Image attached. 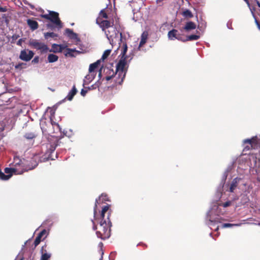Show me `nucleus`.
<instances>
[{"label":"nucleus","mask_w":260,"mask_h":260,"mask_svg":"<svg viewBox=\"0 0 260 260\" xmlns=\"http://www.w3.org/2000/svg\"><path fill=\"white\" fill-rule=\"evenodd\" d=\"M113 2H114V5L115 6V1H114Z\"/></svg>","instance_id":"57"},{"label":"nucleus","mask_w":260,"mask_h":260,"mask_svg":"<svg viewBox=\"0 0 260 260\" xmlns=\"http://www.w3.org/2000/svg\"><path fill=\"white\" fill-rule=\"evenodd\" d=\"M88 92V90L84 88V89H82L81 91V95L83 96H85Z\"/></svg>","instance_id":"39"},{"label":"nucleus","mask_w":260,"mask_h":260,"mask_svg":"<svg viewBox=\"0 0 260 260\" xmlns=\"http://www.w3.org/2000/svg\"><path fill=\"white\" fill-rule=\"evenodd\" d=\"M34 55L32 51L28 50H22L20 52L19 58L25 61H28L31 59Z\"/></svg>","instance_id":"8"},{"label":"nucleus","mask_w":260,"mask_h":260,"mask_svg":"<svg viewBox=\"0 0 260 260\" xmlns=\"http://www.w3.org/2000/svg\"><path fill=\"white\" fill-rule=\"evenodd\" d=\"M26 63L23 62L19 63L18 64L15 66V69L16 70H21L23 68H25Z\"/></svg>","instance_id":"33"},{"label":"nucleus","mask_w":260,"mask_h":260,"mask_svg":"<svg viewBox=\"0 0 260 260\" xmlns=\"http://www.w3.org/2000/svg\"><path fill=\"white\" fill-rule=\"evenodd\" d=\"M126 59L127 58H124L123 57H121L116 65V74H118L119 77L122 75L120 81L119 82V84H121L123 82L125 76L126 72L124 70L126 64Z\"/></svg>","instance_id":"3"},{"label":"nucleus","mask_w":260,"mask_h":260,"mask_svg":"<svg viewBox=\"0 0 260 260\" xmlns=\"http://www.w3.org/2000/svg\"><path fill=\"white\" fill-rule=\"evenodd\" d=\"M42 17L45 18L47 20H49L50 18V13L49 14H44L42 15Z\"/></svg>","instance_id":"46"},{"label":"nucleus","mask_w":260,"mask_h":260,"mask_svg":"<svg viewBox=\"0 0 260 260\" xmlns=\"http://www.w3.org/2000/svg\"><path fill=\"white\" fill-rule=\"evenodd\" d=\"M56 125L59 127V125L58 123H56Z\"/></svg>","instance_id":"54"},{"label":"nucleus","mask_w":260,"mask_h":260,"mask_svg":"<svg viewBox=\"0 0 260 260\" xmlns=\"http://www.w3.org/2000/svg\"><path fill=\"white\" fill-rule=\"evenodd\" d=\"M196 28V24L192 21L187 22L184 27V29L186 31H189L194 29Z\"/></svg>","instance_id":"15"},{"label":"nucleus","mask_w":260,"mask_h":260,"mask_svg":"<svg viewBox=\"0 0 260 260\" xmlns=\"http://www.w3.org/2000/svg\"><path fill=\"white\" fill-rule=\"evenodd\" d=\"M235 224L229 223H223L222 225L223 228H230L234 226Z\"/></svg>","instance_id":"40"},{"label":"nucleus","mask_w":260,"mask_h":260,"mask_svg":"<svg viewBox=\"0 0 260 260\" xmlns=\"http://www.w3.org/2000/svg\"><path fill=\"white\" fill-rule=\"evenodd\" d=\"M112 77H113V75H112V76H107V77H106V80L109 81V80H111V78H112Z\"/></svg>","instance_id":"49"},{"label":"nucleus","mask_w":260,"mask_h":260,"mask_svg":"<svg viewBox=\"0 0 260 260\" xmlns=\"http://www.w3.org/2000/svg\"><path fill=\"white\" fill-rule=\"evenodd\" d=\"M100 85V83H95L94 84H93L91 85L90 86L85 87V88L87 89L88 91L90 90H93L96 89L97 87H99Z\"/></svg>","instance_id":"34"},{"label":"nucleus","mask_w":260,"mask_h":260,"mask_svg":"<svg viewBox=\"0 0 260 260\" xmlns=\"http://www.w3.org/2000/svg\"><path fill=\"white\" fill-rule=\"evenodd\" d=\"M237 186L238 182L237 181V178H235L234 179H233L230 185L229 191L231 192H233L235 189L237 188Z\"/></svg>","instance_id":"22"},{"label":"nucleus","mask_w":260,"mask_h":260,"mask_svg":"<svg viewBox=\"0 0 260 260\" xmlns=\"http://www.w3.org/2000/svg\"><path fill=\"white\" fill-rule=\"evenodd\" d=\"M46 231L45 230H43L42 231H41L38 236H40V237L42 238V237L46 234Z\"/></svg>","instance_id":"43"},{"label":"nucleus","mask_w":260,"mask_h":260,"mask_svg":"<svg viewBox=\"0 0 260 260\" xmlns=\"http://www.w3.org/2000/svg\"><path fill=\"white\" fill-rule=\"evenodd\" d=\"M106 8L100 11L99 14V16L96 19V22L106 20L108 18V16L107 12H106Z\"/></svg>","instance_id":"13"},{"label":"nucleus","mask_w":260,"mask_h":260,"mask_svg":"<svg viewBox=\"0 0 260 260\" xmlns=\"http://www.w3.org/2000/svg\"><path fill=\"white\" fill-rule=\"evenodd\" d=\"M200 38V36L197 35H191L187 37L185 41L198 40Z\"/></svg>","instance_id":"29"},{"label":"nucleus","mask_w":260,"mask_h":260,"mask_svg":"<svg viewBox=\"0 0 260 260\" xmlns=\"http://www.w3.org/2000/svg\"><path fill=\"white\" fill-rule=\"evenodd\" d=\"M19 170L17 168H6L4 170L5 173L8 174L12 175V173H14L16 174V172H19Z\"/></svg>","instance_id":"23"},{"label":"nucleus","mask_w":260,"mask_h":260,"mask_svg":"<svg viewBox=\"0 0 260 260\" xmlns=\"http://www.w3.org/2000/svg\"><path fill=\"white\" fill-rule=\"evenodd\" d=\"M49 20L55 24L58 28L62 27L61 22L59 18L58 13L55 12L51 11L50 12Z\"/></svg>","instance_id":"7"},{"label":"nucleus","mask_w":260,"mask_h":260,"mask_svg":"<svg viewBox=\"0 0 260 260\" xmlns=\"http://www.w3.org/2000/svg\"><path fill=\"white\" fill-rule=\"evenodd\" d=\"M244 147L243 151L249 150L251 149H255L257 145V140L256 137L250 139H246L243 141Z\"/></svg>","instance_id":"5"},{"label":"nucleus","mask_w":260,"mask_h":260,"mask_svg":"<svg viewBox=\"0 0 260 260\" xmlns=\"http://www.w3.org/2000/svg\"><path fill=\"white\" fill-rule=\"evenodd\" d=\"M46 247V245H45L42 247L41 250L42 255L40 260H49L51 256V254L47 252Z\"/></svg>","instance_id":"11"},{"label":"nucleus","mask_w":260,"mask_h":260,"mask_svg":"<svg viewBox=\"0 0 260 260\" xmlns=\"http://www.w3.org/2000/svg\"><path fill=\"white\" fill-rule=\"evenodd\" d=\"M19 38V35L17 34H14L12 36V41L11 43H15L16 40Z\"/></svg>","instance_id":"37"},{"label":"nucleus","mask_w":260,"mask_h":260,"mask_svg":"<svg viewBox=\"0 0 260 260\" xmlns=\"http://www.w3.org/2000/svg\"><path fill=\"white\" fill-rule=\"evenodd\" d=\"M255 23L257 25H258V24H260L259 22L258 21V20L256 19H255Z\"/></svg>","instance_id":"51"},{"label":"nucleus","mask_w":260,"mask_h":260,"mask_svg":"<svg viewBox=\"0 0 260 260\" xmlns=\"http://www.w3.org/2000/svg\"><path fill=\"white\" fill-rule=\"evenodd\" d=\"M29 45L35 49L39 50L42 53H46L49 50L47 45L43 43L39 42L37 40H31L29 41Z\"/></svg>","instance_id":"4"},{"label":"nucleus","mask_w":260,"mask_h":260,"mask_svg":"<svg viewBox=\"0 0 260 260\" xmlns=\"http://www.w3.org/2000/svg\"><path fill=\"white\" fill-rule=\"evenodd\" d=\"M22 165H19L17 168H28L29 170L35 169L38 165L36 157L32 158L29 161V163H26L25 161L22 162Z\"/></svg>","instance_id":"9"},{"label":"nucleus","mask_w":260,"mask_h":260,"mask_svg":"<svg viewBox=\"0 0 260 260\" xmlns=\"http://www.w3.org/2000/svg\"><path fill=\"white\" fill-rule=\"evenodd\" d=\"M77 90L76 88L75 85H74L72 87V90L69 92L66 99L69 101H71L75 95L77 93Z\"/></svg>","instance_id":"16"},{"label":"nucleus","mask_w":260,"mask_h":260,"mask_svg":"<svg viewBox=\"0 0 260 260\" xmlns=\"http://www.w3.org/2000/svg\"><path fill=\"white\" fill-rule=\"evenodd\" d=\"M98 200H95L94 207V219L92 220L93 230L96 231L97 237L102 240H105L110 237L111 235V226L112 222L110 219L112 210L110 209V205H107L103 207L100 215L96 216V208Z\"/></svg>","instance_id":"1"},{"label":"nucleus","mask_w":260,"mask_h":260,"mask_svg":"<svg viewBox=\"0 0 260 260\" xmlns=\"http://www.w3.org/2000/svg\"><path fill=\"white\" fill-rule=\"evenodd\" d=\"M57 145H58L57 143H56V144H53V145H51V146H50V150L51 151H54Z\"/></svg>","instance_id":"41"},{"label":"nucleus","mask_w":260,"mask_h":260,"mask_svg":"<svg viewBox=\"0 0 260 260\" xmlns=\"http://www.w3.org/2000/svg\"><path fill=\"white\" fill-rule=\"evenodd\" d=\"M101 198H102L103 201H109V198L108 196L105 193H102L101 196L99 197L98 199H96L98 200V203H96V205L98 206V204L100 203V201L101 200Z\"/></svg>","instance_id":"28"},{"label":"nucleus","mask_w":260,"mask_h":260,"mask_svg":"<svg viewBox=\"0 0 260 260\" xmlns=\"http://www.w3.org/2000/svg\"><path fill=\"white\" fill-rule=\"evenodd\" d=\"M66 33L68 36L71 39H77L78 37L77 34L74 32L73 30L70 28H66L65 30Z\"/></svg>","instance_id":"17"},{"label":"nucleus","mask_w":260,"mask_h":260,"mask_svg":"<svg viewBox=\"0 0 260 260\" xmlns=\"http://www.w3.org/2000/svg\"><path fill=\"white\" fill-rule=\"evenodd\" d=\"M44 37L46 39H48L49 38H55L57 37V35L54 32H46L44 34Z\"/></svg>","instance_id":"30"},{"label":"nucleus","mask_w":260,"mask_h":260,"mask_svg":"<svg viewBox=\"0 0 260 260\" xmlns=\"http://www.w3.org/2000/svg\"><path fill=\"white\" fill-rule=\"evenodd\" d=\"M111 51V50L110 49L105 50L102 55L101 59H102L103 60H104L105 59H106L110 55Z\"/></svg>","instance_id":"31"},{"label":"nucleus","mask_w":260,"mask_h":260,"mask_svg":"<svg viewBox=\"0 0 260 260\" xmlns=\"http://www.w3.org/2000/svg\"><path fill=\"white\" fill-rule=\"evenodd\" d=\"M47 27L48 28L51 29V30H53L54 28V25L52 24H50V23L47 24Z\"/></svg>","instance_id":"47"},{"label":"nucleus","mask_w":260,"mask_h":260,"mask_svg":"<svg viewBox=\"0 0 260 260\" xmlns=\"http://www.w3.org/2000/svg\"><path fill=\"white\" fill-rule=\"evenodd\" d=\"M182 14L184 17L187 18H191L193 17V14H192L191 12L188 9L184 11Z\"/></svg>","instance_id":"26"},{"label":"nucleus","mask_w":260,"mask_h":260,"mask_svg":"<svg viewBox=\"0 0 260 260\" xmlns=\"http://www.w3.org/2000/svg\"><path fill=\"white\" fill-rule=\"evenodd\" d=\"M24 42L23 39H20L16 43L17 45L20 46H22V42Z\"/></svg>","instance_id":"42"},{"label":"nucleus","mask_w":260,"mask_h":260,"mask_svg":"<svg viewBox=\"0 0 260 260\" xmlns=\"http://www.w3.org/2000/svg\"><path fill=\"white\" fill-rule=\"evenodd\" d=\"M96 74L94 73H89L85 76V79L91 82L94 78Z\"/></svg>","instance_id":"32"},{"label":"nucleus","mask_w":260,"mask_h":260,"mask_svg":"<svg viewBox=\"0 0 260 260\" xmlns=\"http://www.w3.org/2000/svg\"><path fill=\"white\" fill-rule=\"evenodd\" d=\"M36 135L34 133H26L24 135V138L28 140H32L36 137Z\"/></svg>","instance_id":"25"},{"label":"nucleus","mask_w":260,"mask_h":260,"mask_svg":"<svg viewBox=\"0 0 260 260\" xmlns=\"http://www.w3.org/2000/svg\"><path fill=\"white\" fill-rule=\"evenodd\" d=\"M7 11V8L6 7H1L0 6V12H5Z\"/></svg>","instance_id":"45"},{"label":"nucleus","mask_w":260,"mask_h":260,"mask_svg":"<svg viewBox=\"0 0 260 260\" xmlns=\"http://www.w3.org/2000/svg\"><path fill=\"white\" fill-rule=\"evenodd\" d=\"M25 161V160H21L18 157L15 158L13 162V168H17L19 171V172H16L17 174H21L23 172L29 171L28 168H17L19 165H22V162Z\"/></svg>","instance_id":"6"},{"label":"nucleus","mask_w":260,"mask_h":260,"mask_svg":"<svg viewBox=\"0 0 260 260\" xmlns=\"http://www.w3.org/2000/svg\"><path fill=\"white\" fill-rule=\"evenodd\" d=\"M176 39H177L178 40L182 41H186L185 40H183L182 38V36L178 33L177 35V37L176 38Z\"/></svg>","instance_id":"44"},{"label":"nucleus","mask_w":260,"mask_h":260,"mask_svg":"<svg viewBox=\"0 0 260 260\" xmlns=\"http://www.w3.org/2000/svg\"><path fill=\"white\" fill-rule=\"evenodd\" d=\"M101 71H102V69H101V70H100V71H99V76L100 77H101V76H102V73H101Z\"/></svg>","instance_id":"52"},{"label":"nucleus","mask_w":260,"mask_h":260,"mask_svg":"<svg viewBox=\"0 0 260 260\" xmlns=\"http://www.w3.org/2000/svg\"><path fill=\"white\" fill-rule=\"evenodd\" d=\"M96 23L102 28V30L105 32L107 38L110 42L113 41L114 36H116L115 28L113 27V21H111L107 19L96 22Z\"/></svg>","instance_id":"2"},{"label":"nucleus","mask_w":260,"mask_h":260,"mask_svg":"<svg viewBox=\"0 0 260 260\" xmlns=\"http://www.w3.org/2000/svg\"><path fill=\"white\" fill-rule=\"evenodd\" d=\"M39 57L38 56H36L35 57L34 59L32 60V62H34V63H38L39 62Z\"/></svg>","instance_id":"48"},{"label":"nucleus","mask_w":260,"mask_h":260,"mask_svg":"<svg viewBox=\"0 0 260 260\" xmlns=\"http://www.w3.org/2000/svg\"><path fill=\"white\" fill-rule=\"evenodd\" d=\"M100 245H103V243H102V242H101V243H100Z\"/></svg>","instance_id":"56"},{"label":"nucleus","mask_w":260,"mask_h":260,"mask_svg":"<svg viewBox=\"0 0 260 260\" xmlns=\"http://www.w3.org/2000/svg\"><path fill=\"white\" fill-rule=\"evenodd\" d=\"M99 260H103V256H102L101 258Z\"/></svg>","instance_id":"55"},{"label":"nucleus","mask_w":260,"mask_h":260,"mask_svg":"<svg viewBox=\"0 0 260 260\" xmlns=\"http://www.w3.org/2000/svg\"><path fill=\"white\" fill-rule=\"evenodd\" d=\"M231 204H232V202L230 201H227V202L223 203L222 206L223 207L226 208V207H228L231 206Z\"/></svg>","instance_id":"38"},{"label":"nucleus","mask_w":260,"mask_h":260,"mask_svg":"<svg viewBox=\"0 0 260 260\" xmlns=\"http://www.w3.org/2000/svg\"><path fill=\"white\" fill-rule=\"evenodd\" d=\"M27 24L32 30H35L37 29L39 27L38 22L33 19H27Z\"/></svg>","instance_id":"14"},{"label":"nucleus","mask_w":260,"mask_h":260,"mask_svg":"<svg viewBox=\"0 0 260 260\" xmlns=\"http://www.w3.org/2000/svg\"><path fill=\"white\" fill-rule=\"evenodd\" d=\"M12 177V175H5V173L0 170V179L3 180H7Z\"/></svg>","instance_id":"27"},{"label":"nucleus","mask_w":260,"mask_h":260,"mask_svg":"<svg viewBox=\"0 0 260 260\" xmlns=\"http://www.w3.org/2000/svg\"><path fill=\"white\" fill-rule=\"evenodd\" d=\"M254 2L256 3V4L257 5V6L259 7H260V2L259 1H254Z\"/></svg>","instance_id":"50"},{"label":"nucleus","mask_w":260,"mask_h":260,"mask_svg":"<svg viewBox=\"0 0 260 260\" xmlns=\"http://www.w3.org/2000/svg\"><path fill=\"white\" fill-rule=\"evenodd\" d=\"M64 48L65 47L62 45L53 44L52 45V49L50 50L49 49L48 51L50 52H53L54 53H59L61 52Z\"/></svg>","instance_id":"12"},{"label":"nucleus","mask_w":260,"mask_h":260,"mask_svg":"<svg viewBox=\"0 0 260 260\" xmlns=\"http://www.w3.org/2000/svg\"><path fill=\"white\" fill-rule=\"evenodd\" d=\"M258 28L260 30V24H258V25H257Z\"/></svg>","instance_id":"53"},{"label":"nucleus","mask_w":260,"mask_h":260,"mask_svg":"<svg viewBox=\"0 0 260 260\" xmlns=\"http://www.w3.org/2000/svg\"><path fill=\"white\" fill-rule=\"evenodd\" d=\"M148 34L147 32H144L141 35V39L140 42L139 47L142 46L146 43L147 39Z\"/></svg>","instance_id":"24"},{"label":"nucleus","mask_w":260,"mask_h":260,"mask_svg":"<svg viewBox=\"0 0 260 260\" xmlns=\"http://www.w3.org/2000/svg\"><path fill=\"white\" fill-rule=\"evenodd\" d=\"M76 52L77 53H79L80 51H77L76 49H73L70 48H67V51L64 53L65 56H70V57H75V55L73 53Z\"/></svg>","instance_id":"20"},{"label":"nucleus","mask_w":260,"mask_h":260,"mask_svg":"<svg viewBox=\"0 0 260 260\" xmlns=\"http://www.w3.org/2000/svg\"><path fill=\"white\" fill-rule=\"evenodd\" d=\"M120 43H121L122 44V45L121 46V52L120 55L121 56V57H123L124 58H127V56L125 55L127 51V44H126V38L125 37L123 38V35H122V32L120 33ZM119 43L120 44V43Z\"/></svg>","instance_id":"10"},{"label":"nucleus","mask_w":260,"mask_h":260,"mask_svg":"<svg viewBox=\"0 0 260 260\" xmlns=\"http://www.w3.org/2000/svg\"><path fill=\"white\" fill-rule=\"evenodd\" d=\"M41 239H42V238L40 237V236H37V237L36 238L35 240L34 241V243L35 247H36L40 244V243L41 241Z\"/></svg>","instance_id":"36"},{"label":"nucleus","mask_w":260,"mask_h":260,"mask_svg":"<svg viewBox=\"0 0 260 260\" xmlns=\"http://www.w3.org/2000/svg\"><path fill=\"white\" fill-rule=\"evenodd\" d=\"M178 33V31L177 30L173 29L172 30H171L168 32V38L170 40H174L175 39H176V38L177 37V35Z\"/></svg>","instance_id":"19"},{"label":"nucleus","mask_w":260,"mask_h":260,"mask_svg":"<svg viewBox=\"0 0 260 260\" xmlns=\"http://www.w3.org/2000/svg\"><path fill=\"white\" fill-rule=\"evenodd\" d=\"M247 3V4L248 5L250 11H251V12L252 14V15L253 16H254V11H255V9L254 7H251L250 6V1H245Z\"/></svg>","instance_id":"35"},{"label":"nucleus","mask_w":260,"mask_h":260,"mask_svg":"<svg viewBox=\"0 0 260 260\" xmlns=\"http://www.w3.org/2000/svg\"><path fill=\"white\" fill-rule=\"evenodd\" d=\"M101 60H98L96 62L90 64L89 67V73H94V71L98 68V66L100 64Z\"/></svg>","instance_id":"18"},{"label":"nucleus","mask_w":260,"mask_h":260,"mask_svg":"<svg viewBox=\"0 0 260 260\" xmlns=\"http://www.w3.org/2000/svg\"><path fill=\"white\" fill-rule=\"evenodd\" d=\"M48 61L50 63L56 62L58 60V57L54 54H49L47 57Z\"/></svg>","instance_id":"21"},{"label":"nucleus","mask_w":260,"mask_h":260,"mask_svg":"<svg viewBox=\"0 0 260 260\" xmlns=\"http://www.w3.org/2000/svg\"><path fill=\"white\" fill-rule=\"evenodd\" d=\"M23 259H24L23 257H22L20 260H23Z\"/></svg>","instance_id":"58"}]
</instances>
